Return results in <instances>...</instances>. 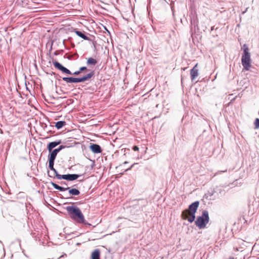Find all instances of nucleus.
<instances>
[{
	"label": "nucleus",
	"mask_w": 259,
	"mask_h": 259,
	"mask_svg": "<svg viewBox=\"0 0 259 259\" xmlns=\"http://www.w3.org/2000/svg\"><path fill=\"white\" fill-rule=\"evenodd\" d=\"M139 201H141L142 202V207L145 206L147 204V202L144 200H139ZM142 209H143V207H142Z\"/></svg>",
	"instance_id": "nucleus-25"
},
{
	"label": "nucleus",
	"mask_w": 259,
	"mask_h": 259,
	"mask_svg": "<svg viewBox=\"0 0 259 259\" xmlns=\"http://www.w3.org/2000/svg\"><path fill=\"white\" fill-rule=\"evenodd\" d=\"M17 2L23 7H25L27 5V0H17Z\"/></svg>",
	"instance_id": "nucleus-21"
},
{
	"label": "nucleus",
	"mask_w": 259,
	"mask_h": 259,
	"mask_svg": "<svg viewBox=\"0 0 259 259\" xmlns=\"http://www.w3.org/2000/svg\"><path fill=\"white\" fill-rule=\"evenodd\" d=\"M68 147L67 146L61 145L59 147L56 149H54L48 155V161H55V159L57 157V154L62 149Z\"/></svg>",
	"instance_id": "nucleus-6"
},
{
	"label": "nucleus",
	"mask_w": 259,
	"mask_h": 259,
	"mask_svg": "<svg viewBox=\"0 0 259 259\" xmlns=\"http://www.w3.org/2000/svg\"><path fill=\"white\" fill-rule=\"evenodd\" d=\"M176 1H177V0H171V4H170L171 9L172 12V15H173L175 20V17L174 3Z\"/></svg>",
	"instance_id": "nucleus-22"
},
{
	"label": "nucleus",
	"mask_w": 259,
	"mask_h": 259,
	"mask_svg": "<svg viewBox=\"0 0 259 259\" xmlns=\"http://www.w3.org/2000/svg\"><path fill=\"white\" fill-rule=\"evenodd\" d=\"M79 70V71H80V72H82L85 70H87V67L85 66H82V67H80Z\"/></svg>",
	"instance_id": "nucleus-26"
},
{
	"label": "nucleus",
	"mask_w": 259,
	"mask_h": 259,
	"mask_svg": "<svg viewBox=\"0 0 259 259\" xmlns=\"http://www.w3.org/2000/svg\"><path fill=\"white\" fill-rule=\"evenodd\" d=\"M196 65L190 71L191 78L192 80H194L198 75V70L196 68Z\"/></svg>",
	"instance_id": "nucleus-15"
},
{
	"label": "nucleus",
	"mask_w": 259,
	"mask_h": 259,
	"mask_svg": "<svg viewBox=\"0 0 259 259\" xmlns=\"http://www.w3.org/2000/svg\"><path fill=\"white\" fill-rule=\"evenodd\" d=\"M181 217L184 220H187L189 222L192 223L195 219V213L189 212L187 210H184L181 214Z\"/></svg>",
	"instance_id": "nucleus-7"
},
{
	"label": "nucleus",
	"mask_w": 259,
	"mask_h": 259,
	"mask_svg": "<svg viewBox=\"0 0 259 259\" xmlns=\"http://www.w3.org/2000/svg\"><path fill=\"white\" fill-rule=\"evenodd\" d=\"M92 259H100V251L98 249L94 250L92 253Z\"/></svg>",
	"instance_id": "nucleus-17"
},
{
	"label": "nucleus",
	"mask_w": 259,
	"mask_h": 259,
	"mask_svg": "<svg viewBox=\"0 0 259 259\" xmlns=\"http://www.w3.org/2000/svg\"><path fill=\"white\" fill-rule=\"evenodd\" d=\"M89 148L91 151L95 154L100 153L102 152V148L97 144L91 143Z\"/></svg>",
	"instance_id": "nucleus-10"
},
{
	"label": "nucleus",
	"mask_w": 259,
	"mask_h": 259,
	"mask_svg": "<svg viewBox=\"0 0 259 259\" xmlns=\"http://www.w3.org/2000/svg\"><path fill=\"white\" fill-rule=\"evenodd\" d=\"M60 54V51L59 50H57L54 52V55L55 56L59 55Z\"/></svg>",
	"instance_id": "nucleus-29"
},
{
	"label": "nucleus",
	"mask_w": 259,
	"mask_h": 259,
	"mask_svg": "<svg viewBox=\"0 0 259 259\" xmlns=\"http://www.w3.org/2000/svg\"><path fill=\"white\" fill-rule=\"evenodd\" d=\"M66 124V123L65 121H58L55 123V127L59 130L62 128Z\"/></svg>",
	"instance_id": "nucleus-19"
},
{
	"label": "nucleus",
	"mask_w": 259,
	"mask_h": 259,
	"mask_svg": "<svg viewBox=\"0 0 259 259\" xmlns=\"http://www.w3.org/2000/svg\"><path fill=\"white\" fill-rule=\"evenodd\" d=\"M65 209L69 217L73 220L85 225H90L86 222L81 211L77 206L74 205L67 206Z\"/></svg>",
	"instance_id": "nucleus-1"
},
{
	"label": "nucleus",
	"mask_w": 259,
	"mask_h": 259,
	"mask_svg": "<svg viewBox=\"0 0 259 259\" xmlns=\"http://www.w3.org/2000/svg\"><path fill=\"white\" fill-rule=\"evenodd\" d=\"M94 71H92L90 72L89 73L81 77L82 82H83L86 81L90 80L92 77H94Z\"/></svg>",
	"instance_id": "nucleus-13"
},
{
	"label": "nucleus",
	"mask_w": 259,
	"mask_h": 259,
	"mask_svg": "<svg viewBox=\"0 0 259 259\" xmlns=\"http://www.w3.org/2000/svg\"><path fill=\"white\" fill-rule=\"evenodd\" d=\"M126 163H128V162L127 161H125L123 163V164H125Z\"/></svg>",
	"instance_id": "nucleus-32"
},
{
	"label": "nucleus",
	"mask_w": 259,
	"mask_h": 259,
	"mask_svg": "<svg viewBox=\"0 0 259 259\" xmlns=\"http://www.w3.org/2000/svg\"><path fill=\"white\" fill-rule=\"evenodd\" d=\"M105 29L108 31V33L110 34V32L107 30V29L105 27Z\"/></svg>",
	"instance_id": "nucleus-33"
},
{
	"label": "nucleus",
	"mask_w": 259,
	"mask_h": 259,
	"mask_svg": "<svg viewBox=\"0 0 259 259\" xmlns=\"http://www.w3.org/2000/svg\"><path fill=\"white\" fill-rule=\"evenodd\" d=\"M209 220L208 212L204 210L201 216L198 217L195 222V225L199 228H204Z\"/></svg>",
	"instance_id": "nucleus-3"
},
{
	"label": "nucleus",
	"mask_w": 259,
	"mask_h": 259,
	"mask_svg": "<svg viewBox=\"0 0 259 259\" xmlns=\"http://www.w3.org/2000/svg\"><path fill=\"white\" fill-rule=\"evenodd\" d=\"M81 175H78L76 174H67V181H73L77 180L79 177L81 176Z\"/></svg>",
	"instance_id": "nucleus-16"
},
{
	"label": "nucleus",
	"mask_w": 259,
	"mask_h": 259,
	"mask_svg": "<svg viewBox=\"0 0 259 259\" xmlns=\"http://www.w3.org/2000/svg\"><path fill=\"white\" fill-rule=\"evenodd\" d=\"M58 179H59V180L63 179V180L67 181V174L59 175V177H58Z\"/></svg>",
	"instance_id": "nucleus-24"
},
{
	"label": "nucleus",
	"mask_w": 259,
	"mask_h": 259,
	"mask_svg": "<svg viewBox=\"0 0 259 259\" xmlns=\"http://www.w3.org/2000/svg\"><path fill=\"white\" fill-rule=\"evenodd\" d=\"M63 80L67 83H79L82 82L81 77H63Z\"/></svg>",
	"instance_id": "nucleus-9"
},
{
	"label": "nucleus",
	"mask_w": 259,
	"mask_h": 259,
	"mask_svg": "<svg viewBox=\"0 0 259 259\" xmlns=\"http://www.w3.org/2000/svg\"><path fill=\"white\" fill-rule=\"evenodd\" d=\"M51 184L53 186V187L60 191L64 192L66 190H68V193L70 195L72 196H77L80 194V192L79 190L76 188H71L70 187H63L58 185L54 182H51Z\"/></svg>",
	"instance_id": "nucleus-4"
},
{
	"label": "nucleus",
	"mask_w": 259,
	"mask_h": 259,
	"mask_svg": "<svg viewBox=\"0 0 259 259\" xmlns=\"http://www.w3.org/2000/svg\"><path fill=\"white\" fill-rule=\"evenodd\" d=\"M137 164V163H133L132 165H131V166L129 168L126 169L125 171H126L129 170H131L134 167V166Z\"/></svg>",
	"instance_id": "nucleus-27"
},
{
	"label": "nucleus",
	"mask_w": 259,
	"mask_h": 259,
	"mask_svg": "<svg viewBox=\"0 0 259 259\" xmlns=\"http://www.w3.org/2000/svg\"><path fill=\"white\" fill-rule=\"evenodd\" d=\"M133 150L135 151H137L139 150V147L137 146H134L133 147Z\"/></svg>",
	"instance_id": "nucleus-28"
},
{
	"label": "nucleus",
	"mask_w": 259,
	"mask_h": 259,
	"mask_svg": "<svg viewBox=\"0 0 259 259\" xmlns=\"http://www.w3.org/2000/svg\"><path fill=\"white\" fill-rule=\"evenodd\" d=\"M97 62H98V61L96 59L91 57L88 59L86 63H87V65L88 66H90V65L95 66V65L97 64Z\"/></svg>",
	"instance_id": "nucleus-18"
},
{
	"label": "nucleus",
	"mask_w": 259,
	"mask_h": 259,
	"mask_svg": "<svg viewBox=\"0 0 259 259\" xmlns=\"http://www.w3.org/2000/svg\"><path fill=\"white\" fill-rule=\"evenodd\" d=\"M254 124L255 129L259 128V118H257L255 119Z\"/></svg>",
	"instance_id": "nucleus-23"
},
{
	"label": "nucleus",
	"mask_w": 259,
	"mask_h": 259,
	"mask_svg": "<svg viewBox=\"0 0 259 259\" xmlns=\"http://www.w3.org/2000/svg\"><path fill=\"white\" fill-rule=\"evenodd\" d=\"M199 204V202L198 201H195L189 206L188 209H185V210H187L189 212L196 213Z\"/></svg>",
	"instance_id": "nucleus-11"
},
{
	"label": "nucleus",
	"mask_w": 259,
	"mask_h": 259,
	"mask_svg": "<svg viewBox=\"0 0 259 259\" xmlns=\"http://www.w3.org/2000/svg\"><path fill=\"white\" fill-rule=\"evenodd\" d=\"M53 64L56 68L59 70H60L63 73H66L67 74L78 75L81 73L80 71H79V70L72 73L68 69L64 67L60 63L57 61H53Z\"/></svg>",
	"instance_id": "nucleus-5"
},
{
	"label": "nucleus",
	"mask_w": 259,
	"mask_h": 259,
	"mask_svg": "<svg viewBox=\"0 0 259 259\" xmlns=\"http://www.w3.org/2000/svg\"><path fill=\"white\" fill-rule=\"evenodd\" d=\"M191 23L194 27L198 26V20L196 16H193V18L191 19Z\"/></svg>",
	"instance_id": "nucleus-20"
},
{
	"label": "nucleus",
	"mask_w": 259,
	"mask_h": 259,
	"mask_svg": "<svg viewBox=\"0 0 259 259\" xmlns=\"http://www.w3.org/2000/svg\"><path fill=\"white\" fill-rule=\"evenodd\" d=\"M246 10H247V9L244 12H243V14L245 13L246 12Z\"/></svg>",
	"instance_id": "nucleus-34"
},
{
	"label": "nucleus",
	"mask_w": 259,
	"mask_h": 259,
	"mask_svg": "<svg viewBox=\"0 0 259 259\" xmlns=\"http://www.w3.org/2000/svg\"><path fill=\"white\" fill-rule=\"evenodd\" d=\"M74 32L78 36L81 37V38L83 39L84 40H90V37H88V36H87L83 32L78 30L77 29H75Z\"/></svg>",
	"instance_id": "nucleus-14"
},
{
	"label": "nucleus",
	"mask_w": 259,
	"mask_h": 259,
	"mask_svg": "<svg viewBox=\"0 0 259 259\" xmlns=\"http://www.w3.org/2000/svg\"><path fill=\"white\" fill-rule=\"evenodd\" d=\"M62 143V141L61 140L51 142H50L47 145V149L48 150L49 153H50L52 151H53L54 148L57 146L58 145H60Z\"/></svg>",
	"instance_id": "nucleus-12"
},
{
	"label": "nucleus",
	"mask_w": 259,
	"mask_h": 259,
	"mask_svg": "<svg viewBox=\"0 0 259 259\" xmlns=\"http://www.w3.org/2000/svg\"><path fill=\"white\" fill-rule=\"evenodd\" d=\"M246 45L243 46V53L241 58V63L245 70H249L251 66L250 54Z\"/></svg>",
	"instance_id": "nucleus-2"
},
{
	"label": "nucleus",
	"mask_w": 259,
	"mask_h": 259,
	"mask_svg": "<svg viewBox=\"0 0 259 259\" xmlns=\"http://www.w3.org/2000/svg\"><path fill=\"white\" fill-rule=\"evenodd\" d=\"M49 161V165H48L49 168L50 170H53L54 172L53 176H51L49 175V171H48V176L51 178H56L58 179L59 177V175H60V174L58 172L57 170L54 167L55 161Z\"/></svg>",
	"instance_id": "nucleus-8"
},
{
	"label": "nucleus",
	"mask_w": 259,
	"mask_h": 259,
	"mask_svg": "<svg viewBox=\"0 0 259 259\" xmlns=\"http://www.w3.org/2000/svg\"><path fill=\"white\" fill-rule=\"evenodd\" d=\"M60 184H61V185H66V186H67V183H66V182H65V181H62V182L60 183Z\"/></svg>",
	"instance_id": "nucleus-30"
},
{
	"label": "nucleus",
	"mask_w": 259,
	"mask_h": 259,
	"mask_svg": "<svg viewBox=\"0 0 259 259\" xmlns=\"http://www.w3.org/2000/svg\"><path fill=\"white\" fill-rule=\"evenodd\" d=\"M51 74L52 75H56V74L55 72H53Z\"/></svg>",
	"instance_id": "nucleus-31"
}]
</instances>
